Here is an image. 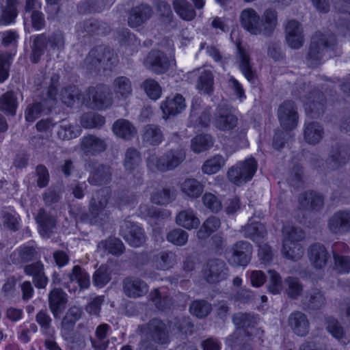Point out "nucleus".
I'll list each match as a JSON object with an SVG mask.
<instances>
[{"label":"nucleus","mask_w":350,"mask_h":350,"mask_svg":"<svg viewBox=\"0 0 350 350\" xmlns=\"http://www.w3.org/2000/svg\"><path fill=\"white\" fill-rule=\"evenodd\" d=\"M336 45V36L330 31H317L312 37L306 63L309 67L315 68L320 65L325 56H331Z\"/></svg>","instance_id":"obj_1"},{"label":"nucleus","mask_w":350,"mask_h":350,"mask_svg":"<svg viewBox=\"0 0 350 350\" xmlns=\"http://www.w3.org/2000/svg\"><path fill=\"white\" fill-rule=\"evenodd\" d=\"M282 254L284 258L294 261L304 255V248L300 243L304 239V231L297 227L286 225L282 228Z\"/></svg>","instance_id":"obj_2"},{"label":"nucleus","mask_w":350,"mask_h":350,"mask_svg":"<svg viewBox=\"0 0 350 350\" xmlns=\"http://www.w3.org/2000/svg\"><path fill=\"white\" fill-rule=\"evenodd\" d=\"M109 198L110 191L107 188L100 189L92 194L88 207V219L91 224L102 226L109 221Z\"/></svg>","instance_id":"obj_3"},{"label":"nucleus","mask_w":350,"mask_h":350,"mask_svg":"<svg viewBox=\"0 0 350 350\" xmlns=\"http://www.w3.org/2000/svg\"><path fill=\"white\" fill-rule=\"evenodd\" d=\"M118 62V55L110 48L98 46L92 49L83 62V67L90 71L110 69Z\"/></svg>","instance_id":"obj_4"},{"label":"nucleus","mask_w":350,"mask_h":350,"mask_svg":"<svg viewBox=\"0 0 350 350\" xmlns=\"http://www.w3.org/2000/svg\"><path fill=\"white\" fill-rule=\"evenodd\" d=\"M185 158V150L178 148L168 150L161 157L155 154H150L147 158L146 164L148 169L152 172H166L179 166Z\"/></svg>","instance_id":"obj_5"},{"label":"nucleus","mask_w":350,"mask_h":350,"mask_svg":"<svg viewBox=\"0 0 350 350\" xmlns=\"http://www.w3.org/2000/svg\"><path fill=\"white\" fill-rule=\"evenodd\" d=\"M65 38L62 32L54 33L49 36L40 34L35 37L31 46L30 59L36 64L40 62L44 49L61 51L64 48Z\"/></svg>","instance_id":"obj_6"},{"label":"nucleus","mask_w":350,"mask_h":350,"mask_svg":"<svg viewBox=\"0 0 350 350\" xmlns=\"http://www.w3.org/2000/svg\"><path fill=\"white\" fill-rule=\"evenodd\" d=\"M81 102L88 107L100 110L109 107L113 98L107 86L98 85L89 88L81 98Z\"/></svg>","instance_id":"obj_7"},{"label":"nucleus","mask_w":350,"mask_h":350,"mask_svg":"<svg viewBox=\"0 0 350 350\" xmlns=\"http://www.w3.org/2000/svg\"><path fill=\"white\" fill-rule=\"evenodd\" d=\"M256 170V161L254 158H248L231 167L228 171V178L231 183L239 186L250 180Z\"/></svg>","instance_id":"obj_8"},{"label":"nucleus","mask_w":350,"mask_h":350,"mask_svg":"<svg viewBox=\"0 0 350 350\" xmlns=\"http://www.w3.org/2000/svg\"><path fill=\"white\" fill-rule=\"evenodd\" d=\"M349 160L350 147L345 144L336 143L332 146L322 168L327 172L335 171L345 165Z\"/></svg>","instance_id":"obj_9"},{"label":"nucleus","mask_w":350,"mask_h":350,"mask_svg":"<svg viewBox=\"0 0 350 350\" xmlns=\"http://www.w3.org/2000/svg\"><path fill=\"white\" fill-rule=\"evenodd\" d=\"M51 81L52 83L49 87L46 96L43 98L42 101L29 105L27 107L25 112V118L27 121L33 122L40 116L44 109L50 110L53 106L57 94V85L55 83L57 82V78L53 77Z\"/></svg>","instance_id":"obj_10"},{"label":"nucleus","mask_w":350,"mask_h":350,"mask_svg":"<svg viewBox=\"0 0 350 350\" xmlns=\"http://www.w3.org/2000/svg\"><path fill=\"white\" fill-rule=\"evenodd\" d=\"M75 281L81 288H88L90 286L89 275L79 265L74 266L70 272L64 274L62 278L56 272L52 277L53 284H62L66 288H69V284Z\"/></svg>","instance_id":"obj_11"},{"label":"nucleus","mask_w":350,"mask_h":350,"mask_svg":"<svg viewBox=\"0 0 350 350\" xmlns=\"http://www.w3.org/2000/svg\"><path fill=\"white\" fill-rule=\"evenodd\" d=\"M252 254V245L246 241H240L234 243L228 252V260L233 266H246L250 261Z\"/></svg>","instance_id":"obj_12"},{"label":"nucleus","mask_w":350,"mask_h":350,"mask_svg":"<svg viewBox=\"0 0 350 350\" xmlns=\"http://www.w3.org/2000/svg\"><path fill=\"white\" fill-rule=\"evenodd\" d=\"M228 269L219 259L209 260L203 268V275L208 283H217L227 278Z\"/></svg>","instance_id":"obj_13"},{"label":"nucleus","mask_w":350,"mask_h":350,"mask_svg":"<svg viewBox=\"0 0 350 350\" xmlns=\"http://www.w3.org/2000/svg\"><path fill=\"white\" fill-rule=\"evenodd\" d=\"M278 117L281 126L287 130H293L298 123V113L293 102L284 101L278 109Z\"/></svg>","instance_id":"obj_14"},{"label":"nucleus","mask_w":350,"mask_h":350,"mask_svg":"<svg viewBox=\"0 0 350 350\" xmlns=\"http://www.w3.org/2000/svg\"><path fill=\"white\" fill-rule=\"evenodd\" d=\"M285 38L289 47L300 49L305 42L303 27L297 21L291 19L284 26Z\"/></svg>","instance_id":"obj_15"},{"label":"nucleus","mask_w":350,"mask_h":350,"mask_svg":"<svg viewBox=\"0 0 350 350\" xmlns=\"http://www.w3.org/2000/svg\"><path fill=\"white\" fill-rule=\"evenodd\" d=\"M142 332L144 337L150 338L154 342L165 344L168 341V334L165 325L158 319L150 320L144 327Z\"/></svg>","instance_id":"obj_16"},{"label":"nucleus","mask_w":350,"mask_h":350,"mask_svg":"<svg viewBox=\"0 0 350 350\" xmlns=\"http://www.w3.org/2000/svg\"><path fill=\"white\" fill-rule=\"evenodd\" d=\"M144 66L156 74L166 72L170 67V60L166 55L158 50H152L144 60Z\"/></svg>","instance_id":"obj_17"},{"label":"nucleus","mask_w":350,"mask_h":350,"mask_svg":"<svg viewBox=\"0 0 350 350\" xmlns=\"http://www.w3.org/2000/svg\"><path fill=\"white\" fill-rule=\"evenodd\" d=\"M120 234L124 240L133 247L142 245L146 239L144 230L129 221H124L120 227Z\"/></svg>","instance_id":"obj_18"},{"label":"nucleus","mask_w":350,"mask_h":350,"mask_svg":"<svg viewBox=\"0 0 350 350\" xmlns=\"http://www.w3.org/2000/svg\"><path fill=\"white\" fill-rule=\"evenodd\" d=\"M107 148V143L105 138L95 135H86L81 139L80 149L85 155H97Z\"/></svg>","instance_id":"obj_19"},{"label":"nucleus","mask_w":350,"mask_h":350,"mask_svg":"<svg viewBox=\"0 0 350 350\" xmlns=\"http://www.w3.org/2000/svg\"><path fill=\"white\" fill-rule=\"evenodd\" d=\"M122 289L126 297L136 299L144 296L148 292V286L142 279L129 276L123 280Z\"/></svg>","instance_id":"obj_20"},{"label":"nucleus","mask_w":350,"mask_h":350,"mask_svg":"<svg viewBox=\"0 0 350 350\" xmlns=\"http://www.w3.org/2000/svg\"><path fill=\"white\" fill-rule=\"evenodd\" d=\"M241 27L252 35H260V16L253 8L243 9L239 15Z\"/></svg>","instance_id":"obj_21"},{"label":"nucleus","mask_w":350,"mask_h":350,"mask_svg":"<svg viewBox=\"0 0 350 350\" xmlns=\"http://www.w3.org/2000/svg\"><path fill=\"white\" fill-rule=\"evenodd\" d=\"M329 230L334 234H342L350 232V211L336 212L328 220Z\"/></svg>","instance_id":"obj_22"},{"label":"nucleus","mask_w":350,"mask_h":350,"mask_svg":"<svg viewBox=\"0 0 350 350\" xmlns=\"http://www.w3.org/2000/svg\"><path fill=\"white\" fill-rule=\"evenodd\" d=\"M308 256L310 264L317 270H323L330 260V256L326 247L320 243L310 246Z\"/></svg>","instance_id":"obj_23"},{"label":"nucleus","mask_w":350,"mask_h":350,"mask_svg":"<svg viewBox=\"0 0 350 350\" xmlns=\"http://www.w3.org/2000/svg\"><path fill=\"white\" fill-rule=\"evenodd\" d=\"M288 325L295 335L304 337L310 331V321L306 314L301 311L291 312L287 320Z\"/></svg>","instance_id":"obj_24"},{"label":"nucleus","mask_w":350,"mask_h":350,"mask_svg":"<svg viewBox=\"0 0 350 350\" xmlns=\"http://www.w3.org/2000/svg\"><path fill=\"white\" fill-rule=\"evenodd\" d=\"M237 118L228 109L219 107L213 118V126L220 131H227L233 129L237 124Z\"/></svg>","instance_id":"obj_25"},{"label":"nucleus","mask_w":350,"mask_h":350,"mask_svg":"<svg viewBox=\"0 0 350 350\" xmlns=\"http://www.w3.org/2000/svg\"><path fill=\"white\" fill-rule=\"evenodd\" d=\"M301 304L305 310H317L325 306L326 298L320 288L314 287L306 291Z\"/></svg>","instance_id":"obj_26"},{"label":"nucleus","mask_w":350,"mask_h":350,"mask_svg":"<svg viewBox=\"0 0 350 350\" xmlns=\"http://www.w3.org/2000/svg\"><path fill=\"white\" fill-rule=\"evenodd\" d=\"M149 262L151 267L157 270H168L176 263V255L170 251L152 253L149 256Z\"/></svg>","instance_id":"obj_27"},{"label":"nucleus","mask_w":350,"mask_h":350,"mask_svg":"<svg viewBox=\"0 0 350 350\" xmlns=\"http://www.w3.org/2000/svg\"><path fill=\"white\" fill-rule=\"evenodd\" d=\"M298 202L299 208L312 212L319 211L324 203L322 196L312 191L300 194Z\"/></svg>","instance_id":"obj_28"},{"label":"nucleus","mask_w":350,"mask_h":350,"mask_svg":"<svg viewBox=\"0 0 350 350\" xmlns=\"http://www.w3.org/2000/svg\"><path fill=\"white\" fill-rule=\"evenodd\" d=\"M186 107L184 97L179 94L173 97H167L161 103V109L163 118L167 119L170 116H176L181 113Z\"/></svg>","instance_id":"obj_29"},{"label":"nucleus","mask_w":350,"mask_h":350,"mask_svg":"<svg viewBox=\"0 0 350 350\" xmlns=\"http://www.w3.org/2000/svg\"><path fill=\"white\" fill-rule=\"evenodd\" d=\"M299 98L303 100L305 105L308 107H306V111H309L312 113L313 117L319 116L321 114L324 109V97L323 95L319 91L310 92V96L307 97L305 95V90L304 94L299 96Z\"/></svg>","instance_id":"obj_30"},{"label":"nucleus","mask_w":350,"mask_h":350,"mask_svg":"<svg viewBox=\"0 0 350 350\" xmlns=\"http://www.w3.org/2000/svg\"><path fill=\"white\" fill-rule=\"evenodd\" d=\"M152 8L147 5L142 4L134 7L130 11L128 24L131 27H137L146 23L152 16Z\"/></svg>","instance_id":"obj_31"},{"label":"nucleus","mask_w":350,"mask_h":350,"mask_svg":"<svg viewBox=\"0 0 350 350\" xmlns=\"http://www.w3.org/2000/svg\"><path fill=\"white\" fill-rule=\"evenodd\" d=\"M67 295L61 288H53L49 294V306L56 318L64 311L67 304Z\"/></svg>","instance_id":"obj_32"},{"label":"nucleus","mask_w":350,"mask_h":350,"mask_svg":"<svg viewBox=\"0 0 350 350\" xmlns=\"http://www.w3.org/2000/svg\"><path fill=\"white\" fill-rule=\"evenodd\" d=\"M26 275L33 277V282L38 288H44L48 283V278L44 271V265L38 261L24 267Z\"/></svg>","instance_id":"obj_33"},{"label":"nucleus","mask_w":350,"mask_h":350,"mask_svg":"<svg viewBox=\"0 0 350 350\" xmlns=\"http://www.w3.org/2000/svg\"><path fill=\"white\" fill-rule=\"evenodd\" d=\"M111 90L116 98L126 99L133 94L132 82L125 76H119L113 79Z\"/></svg>","instance_id":"obj_34"},{"label":"nucleus","mask_w":350,"mask_h":350,"mask_svg":"<svg viewBox=\"0 0 350 350\" xmlns=\"http://www.w3.org/2000/svg\"><path fill=\"white\" fill-rule=\"evenodd\" d=\"M278 25L277 12L271 8L266 9L260 18V35L270 36Z\"/></svg>","instance_id":"obj_35"},{"label":"nucleus","mask_w":350,"mask_h":350,"mask_svg":"<svg viewBox=\"0 0 350 350\" xmlns=\"http://www.w3.org/2000/svg\"><path fill=\"white\" fill-rule=\"evenodd\" d=\"M176 222L187 230L197 228L200 224L199 218L191 208L180 211L176 217Z\"/></svg>","instance_id":"obj_36"},{"label":"nucleus","mask_w":350,"mask_h":350,"mask_svg":"<svg viewBox=\"0 0 350 350\" xmlns=\"http://www.w3.org/2000/svg\"><path fill=\"white\" fill-rule=\"evenodd\" d=\"M323 129L318 122H311L305 124L304 137L308 144L312 145L319 144L323 139Z\"/></svg>","instance_id":"obj_37"},{"label":"nucleus","mask_w":350,"mask_h":350,"mask_svg":"<svg viewBox=\"0 0 350 350\" xmlns=\"http://www.w3.org/2000/svg\"><path fill=\"white\" fill-rule=\"evenodd\" d=\"M112 131L118 137L126 140L131 139L136 134L133 124L126 119H118L113 124Z\"/></svg>","instance_id":"obj_38"},{"label":"nucleus","mask_w":350,"mask_h":350,"mask_svg":"<svg viewBox=\"0 0 350 350\" xmlns=\"http://www.w3.org/2000/svg\"><path fill=\"white\" fill-rule=\"evenodd\" d=\"M111 170L109 166L98 165L93 169L88 182L93 185H106L111 180Z\"/></svg>","instance_id":"obj_39"},{"label":"nucleus","mask_w":350,"mask_h":350,"mask_svg":"<svg viewBox=\"0 0 350 350\" xmlns=\"http://www.w3.org/2000/svg\"><path fill=\"white\" fill-rule=\"evenodd\" d=\"M142 138L144 143L150 146H158L163 140L161 128L155 124H148L143 130Z\"/></svg>","instance_id":"obj_40"},{"label":"nucleus","mask_w":350,"mask_h":350,"mask_svg":"<svg viewBox=\"0 0 350 350\" xmlns=\"http://www.w3.org/2000/svg\"><path fill=\"white\" fill-rule=\"evenodd\" d=\"M124 245L122 242L116 238L101 241L97 246V252L101 255L111 254L113 255H120L123 252Z\"/></svg>","instance_id":"obj_41"},{"label":"nucleus","mask_w":350,"mask_h":350,"mask_svg":"<svg viewBox=\"0 0 350 350\" xmlns=\"http://www.w3.org/2000/svg\"><path fill=\"white\" fill-rule=\"evenodd\" d=\"M36 221L39 225L40 234L44 237H49L55 227V219L41 209L36 217Z\"/></svg>","instance_id":"obj_42"},{"label":"nucleus","mask_w":350,"mask_h":350,"mask_svg":"<svg viewBox=\"0 0 350 350\" xmlns=\"http://www.w3.org/2000/svg\"><path fill=\"white\" fill-rule=\"evenodd\" d=\"M196 88L200 94L211 95L214 90V77L209 70H202L198 77Z\"/></svg>","instance_id":"obj_43"},{"label":"nucleus","mask_w":350,"mask_h":350,"mask_svg":"<svg viewBox=\"0 0 350 350\" xmlns=\"http://www.w3.org/2000/svg\"><path fill=\"white\" fill-rule=\"evenodd\" d=\"M172 5L176 13L185 21H192L196 16L195 10L187 0H174Z\"/></svg>","instance_id":"obj_44"},{"label":"nucleus","mask_w":350,"mask_h":350,"mask_svg":"<svg viewBox=\"0 0 350 350\" xmlns=\"http://www.w3.org/2000/svg\"><path fill=\"white\" fill-rule=\"evenodd\" d=\"M82 314V310L77 306L70 307L66 315L62 319V332L66 333L72 330L77 321L80 319Z\"/></svg>","instance_id":"obj_45"},{"label":"nucleus","mask_w":350,"mask_h":350,"mask_svg":"<svg viewBox=\"0 0 350 350\" xmlns=\"http://www.w3.org/2000/svg\"><path fill=\"white\" fill-rule=\"evenodd\" d=\"M221 225L220 219L211 216L208 217L202 224L197 232V237L199 239L204 240L209 237L212 233L219 229Z\"/></svg>","instance_id":"obj_46"},{"label":"nucleus","mask_w":350,"mask_h":350,"mask_svg":"<svg viewBox=\"0 0 350 350\" xmlns=\"http://www.w3.org/2000/svg\"><path fill=\"white\" fill-rule=\"evenodd\" d=\"M181 191L189 198L200 197L204 190L203 185L195 178H187L181 184Z\"/></svg>","instance_id":"obj_47"},{"label":"nucleus","mask_w":350,"mask_h":350,"mask_svg":"<svg viewBox=\"0 0 350 350\" xmlns=\"http://www.w3.org/2000/svg\"><path fill=\"white\" fill-rule=\"evenodd\" d=\"M37 252L33 247L24 245L20 247L11 255L12 261L14 264L27 262L36 258Z\"/></svg>","instance_id":"obj_48"},{"label":"nucleus","mask_w":350,"mask_h":350,"mask_svg":"<svg viewBox=\"0 0 350 350\" xmlns=\"http://www.w3.org/2000/svg\"><path fill=\"white\" fill-rule=\"evenodd\" d=\"M17 107V98L13 92H7L1 96L0 109L5 114L15 115Z\"/></svg>","instance_id":"obj_49"},{"label":"nucleus","mask_w":350,"mask_h":350,"mask_svg":"<svg viewBox=\"0 0 350 350\" xmlns=\"http://www.w3.org/2000/svg\"><path fill=\"white\" fill-rule=\"evenodd\" d=\"M105 123V118L94 112L85 113L81 116V124L85 129L100 128Z\"/></svg>","instance_id":"obj_50"},{"label":"nucleus","mask_w":350,"mask_h":350,"mask_svg":"<svg viewBox=\"0 0 350 350\" xmlns=\"http://www.w3.org/2000/svg\"><path fill=\"white\" fill-rule=\"evenodd\" d=\"M238 52L240 59L239 68L245 77L250 81L254 77V72L250 64L249 55L239 46H238Z\"/></svg>","instance_id":"obj_51"},{"label":"nucleus","mask_w":350,"mask_h":350,"mask_svg":"<svg viewBox=\"0 0 350 350\" xmlns=\"http://www.w3.org/2000/svg\"><path fill=\"white\" fill-rule=\"evenodd\" d=\"M225 163L226 159L221 155L217 154L204 162L202 171L206 174H213L222 168Z\"/></svg>","instance_id":"obj_52"},{"label":"nucleus","mask_w":350,"mask_h":350,"mask_svg":"<svg viewBox=\"0 0 350 350\" xmlns=\"http://www.w3.org/2000/svg\"><path fill=\"white\" fill-rule=\"evenodd\" d=\"M211 310V304L203 299L195 300L189 306L190 313L200 319L208 316Z\"/></svg>","instance_id":"obj_53"},{"label":"nucleus","mask_w":350,"mask_h":350,"mask_svg":"<svg viewBox=\"0 0 350 350\" xmlns=\"http://www.w3.org/2000/svg\"><path fill=\"white\" fill-rule=\"evenodd\" d=\"M213 144V139L210 135H200L191 140V148L194 152L200 153L210 148Z\"/></svg>","instance_id":"obj_54"},{"label":"nucleus","mask_w":350,"mask_h":350,"mask_svg":"<svg viewBox=\"0 0 350 350\" xmlns=\"http://www.w3.org/2000/svg\"><path fill=\"white\" fill-rule=\"evenodd\" d=\"M286 293L293 299H297L303 292V285L297 278L288 277L284 280Z\"/></svg>","instance_id":"obj_55"},{"label":"nucleus","mask_w":350,"mask_h":350,"mask_svg":"<svg viewBox=\"0 0 350 350\" xmlns=\"http://www.w3.org/2000/svg\"><path fill=\"white\" fill-rule=\"evenodd\" d=\"M244 232L245 237L256 241H258L260 238L264 237L267 234L265 226L259 222L247 225L244 228Z\"/></svg>","instance_id":"obj_56"},{"label":"nucleus","mask_w":350,"mask_h":350,"mask_svg":"<svg viewBox=\"0 0 350 350\" xmlns=\"http://www.w3.org/2000/svg\"><path fill=\"white\" fill-rule=\"evenodd\" d=\"M142 159L139 152L134 148H129L125 154L124 165L126 170H135L141 163Z\"/></svg>","instance_id":"obj_57"},{"label":"nucleus","mask_w":350,"mask_h":350,"mask_svg":"<svg viewBox=\"0 0 350 350\" xmlns=\"http://www.w3.org/2000/svg\"><path fill=\"white\" fill-rule=\"evenodd\" d=\"M191 324L189 317H176L173 321H171L170 328L172 330H176L178 332H181L185 334L191 332Z\"/></svg>","instance_id":"obj_58"},{"label":"nucleus","mask_w":350,"mask_h":350,"mask_svg":"<svg viewBox=\"0 0 350 350\" xmlns=\"http://www.w3.org/2000/svg\"><path fill=\"white\" fill-rule=\"evenodd\" d=\"M16 5V3H6L5 5L1 6V24L8 25L14 22L17 16Z\"/></svg>","instance_id":"obj_59"},{"label":"nucleus","mask_w":350,"mask_h":350,"mask_svg":"<svg viewBox=\"0 0 350 350\" xmlns=\"http://www.w3.org/2000/svg\"><path fill=\"white\" fill-rule=\"evenodd\" d=\"M81 129L78 126L64 124L60 126L58 131V137L63 140H70L76 138L81 133Z\"/></svg>","instance_id":"obj_60"},{"label":"nucleus","mask_w":350,"mask_h":350,"mask_svg":"<svg viewBox=\"0 0 350 350\" xmlns=\"http://www.w3.org/2000/svg\"><path fill=\"white\" fill-rule=\"evenodd\" d=\"M111 280V271L105 265L100 266L94 273L93 282L98 287H103Z\"/></svg>","instance_id":"obj_61"},{"label":"nucleus","mask_w":350,"mask_h":350,"mask_svg":"<svg viewBox=\"0 0 350 350\" xmlns=\"http://www.w3.org/2000/svg\"><path fill=\"white\" fill-rule=\"evenodd\" d=\"M167 240L177 246L185 245L189 238L188 233L180 228L171 230L167 234Z\"/></svg>","instance_id":"obj_62"},{"label":"nucleus","mask_w":350,"mask_h":350,"mask_svg":"<svg viewBox=\"0 0 350 350\" xmlns=\"http://www.w3.org/2000/svg\"><path fill=\"white\" fill-rule=\"evenodd\" d=\"M79 90L76 86H69L61 91L60 99L67 106H71L74 104L75 99L81 100V98H79Z\"/></svg>","instance_id":"obj_63"},{"label":"nucleus","mask_w":350,"mask_h":350,"mask_svg":"<svg viewBox=\"0 0 350 350\" xmlns=\"http://www.w3.org/2000/svg\"><path fill=\"white\" fill-rule=\"evenodd\" d=\"M147 96L152 99L157 100L160 98L161 94V88L159 84L154 79H146L142 85Z\"/></svg>","instance_id":"obj_64"}]
</instances>
